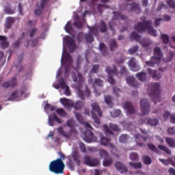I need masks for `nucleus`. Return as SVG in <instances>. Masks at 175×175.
Instances as JSON below:
<instances>
[{"label":"nucleus","mask_w":175,"mask_h":175,"mask_svg":"<svg viewBox=\"0 0 175 175\" xmlns=\"http://www.w3.org/2000/svg\"><path fill=\"white\" fill-rule=\"evenodd\" d=\"M72 81L75 83H77L75 84V88L78 91V96L82 100H85V97L89 98L91 94V92L88 86H85V89L84 91H83L81 89L83 88V85L85 82V78L82 75L81 72L77 73V77L76 76V74L74 73L72 76Z\"/></svg>","instance_id":"1"},{"label":"nucleus","mask_w":175,"mask_h":175,"mask_svg":"<svg viewBox=\"0 0 175 175\" xmlns=\"http://www.w3.org/2000/svg\"><path fill=\"white\" fill-rule=\"evenodd\" d=\"M59 159H57L49 163V172L55 174H63L65 169V164L63 161L65 160L66 156L62 152H59Z\"/></svg>","instance_id":"2"},{"label":"nucleus","mask_w":175,"mask_h":175,"mask_svg":"<svg viewBox=\"0 0 175 175\" xmlns=\"http://www.w3.org/2000/svg\"><path fill=\"white\" fill-rule=\"evenodd\" d=\"M146 18H144L143 22H139L137 25L135 26V31H138L139 33L144 32L145 29H148V32L150 35L152 36H157V31L154 29L151 25L152 22L150 20H148L145 22Z\"/></svg>","instance_id":"3"},{"label":"nucleus","mask_w":175,"mask_h":175,"mask_svg":"<svg viewBox=\"0 0 175 175\" xmlns=\"http://www.w3.org/2000/svg\"><path fill=\"white\" fill-rule=\"evenodd\" d=\"M153 54L154 55L150 57L149 61H146V65L148 67L154 68L156 65H159L161 63L163 57L161 49L158 46L154 48Z\"/></svg>","instance_id":"4"},{"label":"nucleus","mask_w":175,"mask_h":175,"mask_svg":"<svg viewBox=\"0 0 175 175\" xmlns=\"http://www.w3.org/2000/svg\"><path fill=\"white\" fill-rule=\"evenodd\" d=\"M148 94L152 96L154 101V105L160 102V85L158 83H153L148 87Z\"/></svg>","instance_id":"5"},{"label":"nucleus","mask_w":175,"mask_h":175,"mask_svg":"<svg viewBox=\"0 0 175 175\" xmlns=\"http://www.w3.org/2000/svg\"><path fill=\"white\" fill-rule=\"evenodd\" d=\"M81 124H83L85 127L87 128L84 132L83 141L88 144L96 142L97 141V137L94 135L92 132L93 127H92L88 122H83Z\"/></svg>","instance_id":"6"},{"label":"nucleus","mask_w":175,"mask_h":175,"mask_svg":"<svg viewBox=\"0 0 175 175\" xmlns=\"http://www.w3.org/2000/svg\"><path fill=\"white\" fill-rule=\"evenodd\" d=\"M90 107H92V111H90V114H92L95 124H97L98 126L100 124V120L97 116L101 118L103 116V112L100 109L99 105L96 102L92 103Z\"/></svg>","instance_id":"7"},{"label":"nucleus","mask_w":175,"mask_h":175,"mask_svg":"<svg viewBox=\"0 0 175 175\" xmlns=\"http://www.w3.org/2000/svg\"><path fill=\"white\" fill-rule=\"evenodd\" d=\"M113 14H114V16L112 18L111 21L108 23V25L109 27V29L112 31L113 34H115L116 29L114 28V27L116 26V21H126L127 19V16L126 15L122 14L121 12L119 11H114Z\"/></svg>","instance_id":"8"},{"label":"nucleus","mask_w":175,"mask_h":175,"mask_svg":"<svg viewBox=\"0 0 175 175\" xmlns=\"http://www.w3.org/2000/svg\"><path fill=\"white\" fill-rule=\"evenodd\" d=\"M60 102L64 106H68L69 107H73L75 110H81L84 106V103L81 100H77L76 103H70L69 99L62 98L60 99Z\"/></svg>","instance_id":"9"},{"label":"nucleus","mask_w":175,"mask_h":175,"mask_svg":"<svg viewBox=\"0 0 175 175\" xmlns=\"http://www.w3.org/2000/svg\"><path fill=\"white\" fill-rule=\"evenodd\" d=\"M105 70L109 74V76L107 78L108 82L111 85H114L115 79L113 77V75H118V70L117 69V66H113V68H111V67L110 66H107Z\"/></svg>","instance_id":"10"},{"label":"nucleus","mask_w":175,"mask_h":175,"mask_svg":"<svg viewBox=\"0 0 175 175\" xmlns=\"http://www.w3.org/2000/svg\"><path fill=\"white\" fill-rule=\"evenodd\" d=\"M140 104L142 116H144L145 115H148L150 113V111H151V109L150 108V103L148 102V99H142Z\"/></svg>","instance_id":"11"},{"label":"nucleus","mask_w":175,"mask_h":175,"mask_svg":"<svg viewBox=\"0 0 175 175\" xmlns=\"http://www.w3.org/2000/svg\"><path fill=\"white\" fill-rule=\"evenodd\" d=\"M59 86L62 90H64V94L67 96H70L71 92L69 86L66 85V83L63 77L59 80Z\"/></svg>","instance_id":"12"},{"label":"nucleus","mask_w":175,"mask_h":175,"mask_svg":"<svg viewBox=\"0 0 175 175\" xmlns=\"http://www.w3.org/2000/svg\"><path fill=\"white\" fill-rule=\"evenodd\" d=\"M64 41L68 46L70 53H73L77 48L75 40L70 36H66V38H64Z\"/></svg>","instance_id":"13"},{"label":"nucleus","mask_w":175,"mask_h":175,"mask_svg":"<svg viewBox=\"0 0 175 175\" xmlns=\"http://www.w3.org/2000/svg\"><path fill=\"white\" fill-rule=\"evenodd\" d=\"M84 163L85 165L90 167H96L99 164V161L97 159L91 158L88 156L85 157Z\"/></svg>","instance_id":"14"},{"label":"nucleus","mask_w":175,"mask_h":175,"mask_svg":"<svg viewBox=\"0 0 175 175\" xmlns=\"http://www.w3.org/2000/svg\"><path fill=\"white\" fill-rule=\"evenodd\" d=\"M124 109L126 111L128 115L133 114L135 112V107L131 102H125Z\"/></svg>","instance_id":"15"},{"label":"nucleus","mask_w":175,"mask_h":175,"mask_svg":"<svg viewBox=\"0 0 175 175\" xmlns=\"http://www.w3.org/2000/svg\"><path fill=\"white\" fill-rule=\"evenodd\" d=\"M129 64V67L131 68V70L137 72L140 70L139 66L136 63V60L135 57H132L129 60L127 63Z\"/></svg>","instance_id":"16"},{"label":"nucleus","mask_w":175,"mask_h":175,"mask_svg":"<svg viewBox=\"0 0 175 175\" xmlns=\"http://www.w3.org/2000/svg\"><path fill=\"white\" fill-rule=\"evenodd\" d=\"M71 157L72 158L73 161L77 164L78 166L81 165V154L77 150H75L71 153Z\"/></svg>","instance_id":"17"},{"label":"nucleus","mask_w":175,"mask_h":175,"mask_svg":"<svg viewBox=\"0 0 175 175\" xmlns=\"http://www.w3.org/2000/svg\"><path fill=\"white\" fill-rule=\"evenodd\" d=\"M126 81L127 84L133 88H137L139 87V83L134 77L129 76L126 78Z\"/></svg>","instance_id":"18"},{"label":"nucleus","mask_w":175,"mask_h":175,"mask_svg":"<svg viewBox=\"0 0 175 175\" xmlns=\"http://www.w3.org/2000/svg\"><path fill=\"white\" fill-rule=\"evenodd\" d=\"M115 167L118 171H120L121 174H126L128 172V169L125 164L122 162H116L115 163Z\"/></svg>","instance_id":"19"},{"label":"nucleus","mask_w":175,"mask_h":175,"mask_svg":"<svg viewBox=\"0 0 175 175\" xmlns=\"http://www.w3.org/2000/svg\"><path fill=\"white\" fill-rule=\"evenodd\" d=\"M54 122H57L59 124L62 123V120L59 118H58L57 116H55V114L49 116V119L48 122L49 123V126H54Z\"/></svg>","instance_id":"20"},{"label":"nucleus","mask_w":175,"mask_h":175,"mask_svg":"<svg viewBox=\"0 0 175 175\" xmlns=\"http://www.w3.org/2000/svg\"><path fill=\"white\" fill-rule=\"evenodd\" d=\"M110 142L111 139L109 138L105 137H101L100 143L102 146H109L111 149L116 148V146L113 144H111Z\"/></svg>","instance_id":"21"},{"label":"nucleus","mask_w":175,"mask_h":175,"mask_svg":"<svg viewBox=\"0 0 175 175\" xmlns=\"http://www.w3.org/2000/svg\"><path fill=\"white\" fill-rule=\"evenodd\" d=\"M135 139H136L137 146H139L140 147H142L144 145L143 143L146 141V138L144 137L140 134H137L135 135Z\"/></svg>","instance_id":"22"},{"label":"nucleus","mask_w":175,"mask_h":175,"mask_svg":"<svg viewBox=\"0 0 175 175\" xmlns=\"http://www.w3.org/2000/svg\"><path fill=\"white\" fill-rule=\"evenodd\" d=\"M148 74L152 77L153 79L159 80L161 78V75H157V70H151L150 68H148Z\"/></svg>","instance_id":"23"},{"label":"nucleus","mask_w":175,"mask_h":175,"mask_svg":"<svg viewBox=\"0 0 175 175\" xmlns=\"http://www.w3.org/2000/svg\"><path fill=\"white\" fill-rule=\"evenodd\" d=\"M97 28L101 33H105L107 31V24L103 20L100 21V25L97 26Z\"/></svg>","instance_id":"24"},{"label":"nucleus","mask_w":175,"mask_h":175,"mask_svg":"<svg viewBox=\"0 0 175 175\" xmlns=\"http://www.w3.org/2000/svg\"><path fill=\"white\" fill-rule=\"evenodd\" d=\"M131 7L130 8V12H135L136 14H139L141 12L140 5L137 3H133L130 5Z\"/></svg>","instance_id":"25"},{"label":"nucleus","mask_w":175,"mask_h":175,"mask_svg":"<svg viewBox=\"0 0 175 175\" xmlns=\"http://www.w3.org/2000/svg\"><path fill=\"white\" fill-rule=\"evenodd\" d=\"M146 76H147L146 72L144 71L138 72L135 75V77L142 82H146L147 81Z\"/></svg>","instance_id":"26"},{"label":"nucleus","mask_w":175,"mask_h":175,"mask_svg":"<svg viewBox=\"0 0 175 175\" xmlns=\"http://www.w3.org/2000/svg\"><path fill=\"white\" fill-rule=\"evenodd\" d=\"M0 45L3 49H8V42L7 41V38L4 36L0 35Z\"/></svg>","instance_id":"27"},{"label":"nucleus","mask_w":175,"mask_h":175,"mask_svg":"<svg viewBox=\"0 0 175 175\" xmlns=\"http://www.w3.org/2000/svg\"><path fill=\"white\" fill-rule=\"evenodd\" d=\"M15 21L13 17H8L5 21V27L8 29L11 28L12 25L14 23Z\"/></svg>","instance_id":"28"},{"label":"nucleus","mask_w":175,"mask_h":175,"mask_svg":"<svg viewBox=\"0 0 175 175\" xmlns=\"http://www.w3.org/2000/svg\"><path fill=\"white\" fill-rule=\"evenodd\" d=\"M165 141L171 148H175V139L172 137H165Z\"/></svg>","instance_id":"29"},{"label":"nucleus","mask_w":175,"mask_h":175,"mask_svg":"<svg viewBox=\"0 0 175 175\" xmlns=\"http://www.w3.org/2000/svg\"><path fill=\"white\" fill-rule=\"evenodd\" d=\"M99 48L103 55L106 56L109 54V49H107L104 43L100 42L99 44Z\"/></svg>","instance_id":"30"},{"label":"nucleus","mask_w":175,"mask_h":175,"mask_svg":"<svg viewBox=\"0 0 175 175\" xmlns=\"http://www.w3.org/2000/svg\"><path fill=\"white\" fill-rule=\"evenodd\" d=\"M147 124L151 126H157L159 125V122L158 119L156 118H149L148 120Z\"/></svg>","instance_id":"31"},{"label":"nucleus","mask_w":175,"mask_h":175,"mask_svg":"<svg viewBox=\"0 0 175 175\" xmlns=\"http://www.w3.org/2000/svg\"><path fill=\"white\" fill-rule=\"evenodd\" d=\"M63 55H64V57L65 58L66 63L68 65H70L72 62V56L70 55V54H69V53H68V52H64Z\"/></svg>","instance_id":"32"},{"label":"nucleus","mask_w":175,"mask_h":175,"mask_svg":"<svg viewBox=\"0 0 175 175\" xmlns=\"http://www.w3.org/2000/svg\"><path fill=\"white\" fill-rule=\"evenodd\" d=\"M157 148H158L159 150H161L165 152L167 154H168V155H171V154H172V151H171V150H170V148H167L166 146H163V145H158V146H157Z\"/></svg>","instance_id":"33"},{"label":"nucleus","mask_w":175,"mask_h":175,"mask_svg":"<svg viewBox=\"0 0 175 175\" xmlns=\"http://www.w3.org/2000/svg\"><path fill=\"white\" fill-rule=\"evenodd\" d=\"M18 98H19V92L18 90H16L12 92V93H11V96H10V98H8V101H12Z\"/></svg>","instance_id":"34"},{"label":"nucleus","mask_w":175,"mask_h":175,"mask_svg":"<svg viewBox=\"0 0 175 175\" xmlns=\"http://www.w3.org/2000/svg\"><path fill=\"white\" fill-rule=\"evenodd\" d=\"M140 44L143 47H148L151 45V40L148 38H144L140 41Z\"/></svg>","instance_id":"35"},{"label":"nucleus","mask_w":175,"mask_h":175,"mask_svg":"<svg viewBox=\"0 0 175 175\" xmlns=\"http://www.w3.org/2000/svg\"><path fill=\"white\" fill-rule=\"evenodd\" d=\"M85 40L88 42L92 43L94 40V35L92 33H91L90 32H89L88 33L85 35Z\"/></svg>","instance_id":"36"},{"label":"nucleus","mask_w":175,"mask_h":175,"mask_svg":"<svg viewBox=\"0 0 175 175\" xmlns=\"http://www.w3.org/2000/svg\"><path fill=\"white\" fill-rule=\"evenodd\" d=\"M118 48L117 42L115 40L109 41V49L111 51H114Z\"/></svg>","instance_id":"37"},{"label":"nucleus","mask_w":175,"mask_h":175,"mask_svg":"<svg viewBox=\"0 0 175 175\" xmlns=\"http://www.w3.org/2000/svg\"><path fill=\"white\" fill-rule=\"evenodd\" d=\"M89 28V33H92L93 36H97L98 33V27L94 26V27H88Z\"/></svg>","instance_id":"38"},{"label":"nucleus","mask_w":175,"mask_h":175,"mask_svg":"<svg viewBox=\"0 0 175 175\" xmlns=\"http://www.w3.org/2000/svg\"><path fill=\"white\" fill-rule=\"evenodd\" d=\"M129 165H130V167L135 169V170H139L142 167V164L141 163H133L130 162L129 163Z\"/></svg>","instance_id":"39"},{"label":"nucleus","mask_w":175,"mask_h":175,"mask_svg":"<svg viewBox=\"0 0 175 175\" xmlns=\"http://www.w3.org/2000/svg\"><path fill=\"white\" fill-rule=\"evenodd\" d=\"M105 102L109 107H113V103L111 102V96L106 95L105 96Z\"/></svg>","instance_id":"40"},{"label":"nucleus","mask_w":175,"mask_h":175,"mask_svg":"<svg viewBox=\"0 0 175 175\" xmlns=\"http://www.w3.org/2000/svg\"><path fill=\"white\" fill-rule=\"evenodd\" d=\"M143 162L145 165H151L152 160L148 155H145L143 157Z\"/></svg>","instance_id":"41"},{"label":"nucleus","mask_w":175,"mask_h":175,"mask_svg":"<svg viewBox=\"0 0 175 175\" xmlns=\"http://www.w3.org/2000/svg\"><path fill=\"white\" fill-rule=\"evenodd\" d=\"M113 159H111V158H109V159L105 158L104 159L103 163V165L105 167H109V166H110L113 164Z\"/></svg>","instance_id":"42"},{"label":"nucleus","mask_w":175,"mask_h":175,"mask_svg":"<svg viewBox=\"0 0 175 175\" xmlns=\"http://www.w3.org/2000/svg\"><path fill=\"white\" fill-rule=\"evenodd\" d=\"M140 39V36L135 31H133L130 35V40L138 41Z\"/></svg>","instance_id":"43"},{"label":"nucleus","mask_w":175,"mask_h":175,"mask_svg":"<svg viewBox=\"0 0 175 175\" xmlns=\"http://www.w3.org/2000/svg\"><path fill=\"white\" fill-rule=\"evenodd\" d=\"M148 148L152 151L154 152L155 153H158L159 152V150L157 148V146L155 145H154L153 144H148Z\"/></svg>","instance_id":"44"},{"label":"nucleus","mask_w":175,"mask_h":175,"mask_svg":"<svg viewBox=\"0 0 175 175\" xmlns=\"http://www.w3.org/2000/svg\"><path fill=\"white\" fill-rule=\"evenodd\" d=\"M45 111L51 110V111H55L56 107L49 103H46L44 107Z\"/></svg>","instance_id":"45"},{"label":"nucleus","mask_w":175,"mask_h":175,"mask_svg":"<svg viewBox=\"0 0 175 175\" xmlns=\"http://www.w3.org/2000/svg\"><path fill=\"white\" fill-rule=\"evenodd\" d=\"M73 25L77 29H82L83 28V23L80 20L75 21Z\"/></svg>","instance_id":"46"},{"label":"nucleus","mask_w":175,"mask_h":175,"mask_svg":"<svg viewBox=\"0 0 175 175\" xmlns=\"http://www.w3.org/2000/svg\"><path fill=\"white\" fill-rule=\"evenodd\" d=\"M138 50H139L138 46L137 45L134 46L130 48V49H129V53L131 55H133L135 53H137L138 51Z\"/></svg>","instance_id":"47"},{"label":"nucleus","mask_w":175,"mask_h":175,"mask_svg":"<svg viewBox=\"0 0 175 175\" xmlns=\"http://www.w3.org/2000/svg\"><path fill=\"white\" fill-rule=\"evenodd\" d=\"M161 40L162 42L167 44L169 43V41H170V37L169 36L166 35V34H162L161 35Z\"/></svg>","instance_id":"48"},{"label":"nucleus","mask_w":175,"mask_h":175,"mask_svg":"<svg viewBox=\"0 0 175 175\" xmlns=\"http://www.w3.org/2000/svg\"><path fill=\"white\" fill-rule=\"evenodd\" d=\"M129 74V70L125 66H122L120 68V75L122 76H126Z\"/></svg>","instance_id":"49"},{"label":"nucleus","mask_w":175,"mask_h":175,"mask_svg":"<svg viewBox=\"0 0 175 175\" xmlns=\"http://www.w3.org/2000/svg\"><path fill=\"white\" fill-rule=\"evenodd\" d=\"M99 68L100 66L98 64L94 65L92 70H90V73L97 74L99 70Z\"/></svg>","instance_id":"50"},{"label":"nucleus","mask_w":175,"mask_h":175,"mask_svg":"<svg viewBox=\"0 0 175 175\" xmlns=\"http://www.w3.org/2000/svg\"><path fill=\"white\" fill-rule=\"evenodd\" d=\"M8 83H10V87L15 88L17 85V79L16 77H14Z\"/></svg>","instance_id":"51"},{"label":"nucleus","mask_w":175,"mask_h":175,"mask_svg":"<svg viewBox=\"0 0 175 175\" xmlns=\"http://www.w3.org/2000/svg\"><path fill=\"white\" fill-rule=\"evenodd\" d=\"M100 155L103 157L104 159L109 157V153L105 150H100Z\"/></svg>","instance_id":"52"},{"label":"nucleus","mask_w":175,"mask_h":175,"mask_svg":"<svg viewBox=\"0 0 175 175\" xmlns=\"http://www.w3.org/2000/svg\"><path fill=\"white\" fill-rule=\"evenodd\" d=\"M128 135L126 134H122L119 137V141L120 143H126L127 142Z\"/></svg>","instance_id":"53"},{"label":"nucleus","mask_w":175,"mask_h":175,"mask_svg":"<svg viewBox=\"0 0 175 175\" xmlns=\"http://www.w3.org/2000/svg\"><path fill=\"white\" fill-rule=\"evenodd\" d=\"M56 112L62 117L66 116L67 113L62 108H59L56 110Z\"/></svg>","instance_id":"54"},{"label":"nucleus","mask_w":175,"mask_h":175,"mask_svg":"<svg viewBox=\"0 0 175 175\" xmlns=\"http://www.w3.org/2000/svg\"><path fill=\"white\" fill-rule=\"evenodd\" d=\"M121 114V110L120 109H116L113 112H111V116L113 118H116L120 116Z\"/></svg>","instance_id":"55"},{"label":"nucleus","mask_w":175,"mask_h":175,"mask_svg":"<svg viewBox=\"0 0 175 175\" xmlns=\"http://www.w3.org/2000/svg\"><path fill=\"white\" fill-rule=\"evenodd\" d=\"M113 92L117 97H119L120 94L121 93V90L118 89V88H116V86H113Z\"/></svg>","instance_id":"56"},{"label":"nucleus","mask_w":175,"mask_h":175,"mask_svg":"<svg viewBox=\"0 0 175 175\" xmlns=\"http://www.w3.org/2000/svg\"><path fill=\"white\" fill-rule=\"evenodd\" d=\"M103 129H104V131L106 133V134L113 135V132L111 131V130H110V129H109V126H107L106 124L103 126Z\"/></svg>","instance_id":"57"},{"label":"nucleus","mask_w":175,"mask_h":175,"mask_svg":"<svg viewBox=\"0 0 175 175\" xmlns=\"http://www.w3.org/2000/svg\"><path fill=\"white\" fill-rule=\"evenodd\" d=\"M166 3L170 8L175 9V2L174 0H167Z\"/></svg>","instance_id":"58"},{"label":"nucleus","mask_w":175,"mask_h":175,"mask_svg":"<svg viewBox=\"0 0 175 175\" xmlns=\"http://www.w3.org/2000/svg\"><path fill=\"white\" fill-rule=\"evenodd\" d=\"M65 29L66 32H69V31H72V29H73L72 27V23L70 21L67 22V24L65 26Z\"/></svg>","instance_id":"59"},{"label":"nucleus","mask_w":175,"mask_h":175,"mask_svg":"<svg viewBox=\"0 0 175 175\" xmlns=\"http://www.w3.org/2000/svg\"><path fill=\"white\" fill-rule=\"evenodd\" d=\"M38 31V28L37 27H33V29H31L29 31V36L30 38H32L34 36V35Z\"/></svg>","instance_id":"60"},{"label":"nucleus","mask_w":175,"mask_h":175,"mask_svg":"<svg viewBox=\"0 0 175 175\" xmlns=\"http://www.w3.org/2000/svg\"><path fill=\"white\" fill-rule=\"evenodd\" d=\"M76 118H77V120L79 122V123H81V124L83 123V122H84L83 117L82 116V115L81 113H77Z\"/></svg>","instance_id":"61"},{"label":"nucleus","mask_w":175,"mask_h":175,"mask_svg":"<svg viewBox=\"0 0 175 175\" xmlns=\"http://www.w3.org/2000/svg\"><path fill=\"white\" fill-rule=\"evenodd\" d=\"M77 40L79 42L83 41V40L85 38V34L83 32H79L77 36Z\"/></svg>","instance_id":"62"},{"label":"nucleus","mask_w":175,"mask_h":175,"mask_svg":"<svg viewBox=\"0 0 175 175\" xmlns=\"http://www.w3.org/2000/svg\"><path fill=\"white\" fill-rule=\"evenodd\" d=\"M94 85L99 87H102L103 85V81L99 79H96L94 83Z\"/></svg>","instance_id":"63"},{"label":"nucleus","mask_w":175,"mask_h":175,"mask_svg":"<svg viewBox=\"0 0 175 175\" xmlns=\"http://www.w3.org/2000/svg\"><path fill=\"white\" fill-rule=\"evenodd\" d=\"M138 159V154L135 152H133L130 154V159L132 161H137Z\"/></svg>","instance_id":"64"}]
</instances>
